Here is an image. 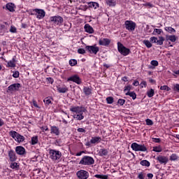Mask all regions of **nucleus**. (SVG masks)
Wrapping results in <instances>:
<instances>
[{"instance_id":"1","label":"nucleus","mask_w":179,"mask_h":179,"mask_svg":"<svg viewBox=\"0 0 179 179\" xmlns=\"http://www.w3.org/2000/svg\"><path fill=\"white\" fill-rule=\"evenodd\" d=\"M70 111L71 113H75L76 114L73 115V117L78 121H82L85 116H83V113H86V108L82 106H71L70 108Z\"/></svg>"},{"instance_id":"2","label":"nucleus","mask_w":179,"mask_h":179,"mask_svg":"<svg viewBox=\"0 0 179 179\" xmlns=\"http://www.w3.org/2000/svg\"><path fill=\"white\" fill-rule=\"evenodd\" d=\"M49 155L50 159H51L52 162H57V160H59V159H61V157H62V153L59 150L50 149Z\"/></svg>"},{"instance_id":"3","label":"nucleus","mask_w":179,"mask_h":179,"mask_svg":"<svg viewBox=\"0 0 179 179\" xmlns=\"http://www.w3.org/2000/svg\"><path fill=\"white\" fill-rule=\"evenodd\" d=\"M117 50L124 57H127V55H129L131 54V50L124 46L121 42H117Z\"/></svg>"},{"instance_id":"4","label":"nucleus","mask_w":179,"mask_h":179,"mask_svg":"<svg viewBox=\"0 0 179 179\" xmlns=\"http://www.w3.org/2000/svg\"><path fill=\"white\" fill-rule=\"evenodd\" d=\"M9 135L10 136H11V138H13V139H15V141H16V142H17L18 143H22V142L24 141V136L20 135L15 131H10L9 132Z\"/></svg>"},{"instance_id":"5","label":"nucleus","mask_w":179,"mask_h":179,"mask_svg":"<svg viewBox=\"0 0 179 179\" xmlns=\"http://www.w3.org/2000/svg\"><path fill=\"white\" fill-rule=\"evenodd\" d=\"M79 164L92 166V164H94V159L90 156H84L80 161Z\"/></svg>"},{"instance_id":"6","label":"nucleus","mask_w":179,"mask_h":179,"mask_svg":"<svg viewBox=\"0 0 179 179\" xmlns=\"http://www.w3.org/2000/svg\"><path fill=\"white\" fill-rule=\"evenodd\" d=\"M49 22L53 23L55 26H61L64 23V18L59 15H55L50 17Z\"/></svg>"},{"instance_id":"7","label":"nucleus","mask_w":179,"mask_h":179,"mask_svg":"<svg viewBox=\"0 0 179 179\" xmlns=\"http://www.w3.org/2000/svg\"><path fill=\"white\" fill-rule=\"evenodd\" d=\"M131 148L134 152H147L148 148L145 145H139L137 143H133L131 145Z\"/></svg>"},{"instance_id":"8","label":"nucleus","mask_w":179,"mask_h":179,"mask_svg":"<svg viewBox=\"0 0 179 179\" xmlns=\"http://www.w3.org/2000/svg\"><path fill=\"white\" fill-rule=\"evenodd\" d=\"M124 26L126 30H128V31H135V29H136V23L132 20H126L124 22Z\"/></svg>"},{"instance_id":"9","label":"nucleus","mask_w":179,"mask_h":179,"mask_svg":"<svg viewBox=\"0 0 179 179\" xmlns=\"http://www.w3.org/2000/svg\"><path fill=\"white\" fill-rule=\"evenodd\" d=\"M19 89H20V83H14L8 86L7 89V93H15V92H18Z\"/></svg>"},{"instance_id":"10","label":"nucleus","mask_w":179,"mask_h":179,"mask_svg":"<svg viewBox=\"0 0 179 179\" xmlns=\"http://www.w3.org/2000/svg\"><path fill=\"white\" fill-rule=\"evenodd\" d=\"M85 50H87V51H88V52H90V54H94V55H96L97 54V52H99L100 51V48L99 47L96 46V45H87V46H85Z\"/></svg>"},{"instance_id":"11","label":"nucleus","mask_w":179,"mask_h":179,"mask_svg":"<svg viewBox=\"0 0 179 179\" xmlns=\"http://www.w3.org/2000/svg\"><path fill=\"white\" fill-rule=\"evenodd\" d=\"M76 176L79 179H88L89 178V172L85 170H80L76 173Z\"/></svg>"},{"instance_id":"12","label":"nucleus","mask_w":179,"mask_h":179,"mask_svg":"<svg viewBox=\"0 0 179 179\" xmlns=\"http://www.w3.org/2000/svg\"><path fill=\"white\" fill-rule=\"evenodd\" d=\"M67 82H73L77 85H82V79H80V77L78 75L71 76L67 79Z\"/></svg>"},{"instance_id":"13","label":"nucleus","mask_w":179,"mask_h":179,"mask_svg":"<svg viewBox=\"0 0 179 179\" xmlns=\"http://www.w3.org/2000/svg\"><path fill=\"white\" fill-rule=\"evenodd\" d=\"M34 12H36V16L37 19H43V17L45 16V11L43 9L40 8H35L34 9Z\"/></svg>"},{"instance_id":"14","label":"nucleus","mask_w":179,"mask_h":179,"mask_svg":"<svg viewBox=\"0 0 179 179\" xmlns=\"http://www.w3.org/2000/svg\"><path fill=\"white\" fill-rule=\"evenodd\" d=\"M9 160L11 162H16L17 160V156H16V152L13 150H10L8 151Z\"/></svg>"},{"instance_id":"15","label":"nucleus","mask_w":179,"mask_h":179,"mask_svg":"<svg viewBox=\"0 0 179 179\" xmlns=\"http://www.w3.org/2000/svg\"><path fill=\"white\" fill-rule=\"evenodd\" d=\"M15 152L20 156H24L26 155V149L23 146H17L15 148Z\"/></svg>"},{"instance_id":"16","label":"nucleus","mask_w":179,"mask_h":179,"mask_svg":"<svg viewBox=\"0 0 179 179\" xmlns=\"http://www.w3.org/2000/svg\"><path fill=\"white\" fill-rule=\"evenodd\" d=\"M157 160L160 163V164H167V163H169V157L163 155H159L157 157Z\"/></svg>"},{"instance_id":"17","label":"nucleus","mask_w":179,"mask_h":179,"mask_svg":"<svg viewBox=\"0 0 179 179\" xmlns=\"http://www.w3.org/2000/svg\"><path fill=\"white\" fill-rule=\"evenodd\" d=\"M111 43V40L104 38L103 39H100L99 41V45H103L105 47H107L108 45H110V43Z\"/></svg>"},{"instance_id":"18","label":"nucleus","mask_w":179,"mask_h":179,"mask_svg":"<svg viewBox=\"0 0 179 179\" xmlns=\"http://www.w3.org/2000/svg\"><path fill=\"white\" fill-rule=\"evenodd\" d=\"M50 134L55 135L56 136H59V128L57 127V126L50 127Z\"/></svg>"},{"instance_id":"19","label":"nucleus","mask_w":179,"mask_h":179,"mask_svg":"<svg viewBox=\"0 0 179 179\" xmlns=\"http://www.w3.org/2000/svg\"><path fill=\"white\" fill-rule=\"evenodd\" d=\"M98 155L101 157L108 156V150L106 148H101L98 152Z\"/></svg>"},{"instance_id":"20","label":"nucleus","mask_w":179,"mask_h":179,"mask_svg":"<svg viewBox=\"0 0 179 179\" xmlns=\"http://www.w3.org/2000/svg\"><path fill=\"white\" fill-rule=\"evenodd\" d=\"M7 62V68H15L16 66V59L15 57H13V59L8 62L6 61Z\"/></svg>"},{"instance_id":"21","label":"nucleus","mask_w":179,"mask_h":179,"mask_svg":"<svg viewBox=\"0 0 179 179\" xmlns=\"http://www.w3.org/2000/svg\"><path fill=\"white\" fill-rule=\"evenodd\" d=\"M84 29L85 31H86V33H89V34H93V33H94V29H93V27L89 24H86Z\"/></svg>"},{"instance_id":"22","label":"nucleus","mask_w":179,"mask_h":179,"mask_svg":"<svg viewBox=\"0 0 179 179\" xmlns=\"http://www.w3.org/2000/svg\"><path fill=\"white\" fill-rule=\"evenodd\" d=\"M100 142H101V137L100 136L92 137L90 140V143L92 144L100 143Z\"/></svg>"},{"instance_id":"23","label":"nucleus","mask_w":179,"mask_h":179,"mask_svg":"<svg viewBox=\"0 0 179 179\" xmlns=\"http://www.w3.org/2000/svg\"><path fill=\"white\" fill-rule=\"evenodd\" d=\"M6 8L9 12H15V8L16 6L13 3H8L6 4Z\"/></svg>"},{"instance_id":"24","label":"nucleus","mask_w":179,"mask_h":179,"mask_svg":"<svg viewBox=\"0 0 179 179\" xmlns=\"http://www.w3.org/2000/svg\"><path fill=\"white\" fill-rule=\"evenodd\" d=\"M87 5L89 6V8H93L94 9H97V8H99L100 6L99 3L94 1L88 2Z\"/></svg>"},{"instance_id":"25","label":"nucleus","mask_w":179,"mask_h":179,"mask_svg":"<svg viewBox=\"0 0 179 179\" xmlns=\"http://www.w3.org/2000/svg\"><path fill=\"white\" fill-rule=\"evenodd\" d=\"M83 92L85 94V96H90V94H92V88L89 87H84Z\"/></svg>"},{"instance_id":"26","label":"nucleus","mask_w":179,"mask_h":179,"mask_svg":"<svg viewBox=\"0 0 179 179\" xmlns=\"http://www.w3.org/2000/svg\"><path fill=\"white\" fill-rule=\"evenodd\" d=\"M106 3L108 5V6H115L117 5V2L115 0H106Z\"/></svg>"},{"instance_id":"27","label":"nucleus","mask_w":179,"mask_h":179,"mask_svg":"<svg viewBox=\"0 0 179 179\" xmlns=\"http://www.w3.org/2000/svg\"><path fill=\"white\" fill-rule=\"evenodd\" d=\"M126 96H129L133 100L136 99V93L135 92H127L125 93Z\"/></svg>"},{"instance_id":"28","label":"nucleus","mask_w":179,"mask_h":179,"mask_svg":"<svg viewBox=\"0 0 179 179\" xmlns=\"http://www.w3.org/2000/svg\"><path fill=\"white\" fill-rule=\"evenodd\" d=\"M169 40L172 43H176L177 37H176V35L166 36V41H169Z\"/></svg>"},{"instance_id":"29","label":"nucleus","mask_w":179,"mask_h":179,"mask_svg":"<svg viewBox=\"0 0 179 179\" xmlns=\"http://www.w3.org/2000/svg\"><path fill=\"white\" fill-rule=\"evenodd\" d=\"M38 143V136H34L31 138V145H37Z\"/></svg>"},{"instance_id":"30","label":"nucleus","mask_w":179,"mask_h":179,"mask_svg":"<svg viewBox=\"0 0 179 179\" xmlns=\"http://www.w3.org/2000/svg\"><path fill=\"white\" fill-rule=\"evenodd\" d=\"M179 157L178 155H177V154H172L170 157H169V160H171V162H177V160H178Z\"/></svg>"},{"instance_id":"31","label":"nucleus","mask_w":179,"mask_h":179,"mask_svg":"<svg viewBox=\"0 0 179 179\" xmlns=\"http://www.w3.org/2000/svg\"><path fill=\"white\" fill-rule=\"evenodd\" d=\"M57 92H59V93H66V92H68V87H57Z\"/></svg>"},{"instance_id":"32","label":"nucleus","mask_w":179,"mask_h":179,"mask_svg":"<svg viewBox=\"0 0 179 179\" xmlns=\"http://www.w3.org/2000/svg\"><path fill=\"white\" fill-rule=\"evenodd\" d=\"M163 33V29H154L152 32L153 36H157V34H162Z\"/></svg>"},{"instance_id":"33","label":"nucleus","mask_w":179,"mask_h":179,"mask_svg":"<svg viewBox=\"0 0 179 179\" xmlns=\"http://www.w3.org/2000/svg\"><path fill=\"white\" fill-rule=\"evenodd\" d=\"M164 29L166 31H168L171 34H173V33H176V29H174V28L171 27H166Z\"/></svg>"},{"instance_id":"34","label":"nucleus","mask_w":179,"mask_h":179,"mask_svg":"<svg viewBox=\"0 0 179 179\" xmlns=\"http://www.w3.org/2000/svg\"><path fill=\"white\" fill-rule=\"evenodd\" d=\"M164 38L163 36H159V40L157 39V45H163V43H164Z\"/></svg>"},{"instance_id":"35","label":"nucleus","mask_w":179,"mask_h":179,"mask_svg":"<svg viewBox=\"0 0 179 179\" xmlns=\"http://www.w3.org/2000/svg\"><path fill=\"white\" fill-rule=\"evenodd\" d=\"M52 101V99L50 98V97H46L43 100V102L45 103V104H46V106H50V104H51Z\"/></svg>"},{"instance_id":"36","label":"nucleus","mask_w":179,"mask_h":179,"mask_svg":"<svg viewBox=\"0 0 179 179\" xmlns=\"http://www.w3.org/2000/svg\"><path fill=\"white\" fill-rule=\"evenodd\" d=\"M140 164H141V166H145V167H149L150 166V162L148 160H142L141 161Z\"/></svg>"},{"instance_id":"37","label":"nucleus","mask_w":179,"mask_h":179,"mask_svg":"<svg viewBox=\"0 0 179 179\" xmlns=\"http://www.w3.org/2000/svg\"><path fill=\"white\" fill-rule=\"evenodd\" d=\"M143 44H145V47H147V48H152V43H150V41H148V40H144L143 41Z\"/></svg>"},{"instance_id":"38","label":"nucleus","mask_w":179,"mask_h":179,"mask_svg":"<svg viewBox=\"0 0 179 179\" xmlns=\"http://www.w3.org/2000/svg\"><path fill=\"white\" fill-rule=\"evenodd\" d=\"M95 178H100V179H108V176L107 175H99L96 174L94 176Z\"/></svg>"},{"instance_id":"39","label":"nucleus","mask_w":179,"mask_h":179,"mask_svg":"<svg viewBox=\"0 0 179 179\" xmlns=\"http://www.w3.org/2000/svg\"><path fill=\"white\" fill-rule=\"evenodd\" d=\"M148 97H153L155 96V90L153 89H151L150 91H148L147 92Z\"/></svg>"},{"instance_id":"40","label":"nucleus","mask_w":179,"mask_h":179,"mask_svg":"<svg viewBox=\"0 0 179 179\" xmlns=\"http://www.w3.org/2000/svg\"><path fill=\"white\" fill-rule=\"evenodd\" d=\"M153 152H156L157 153H160L162 152V149L161 146H155L153 147Z\"/></svg>"},{"instance_id":"41","label":"nucleus","mask_w":179,"mask_h":179,"mask_svg":"<svg viewBox=\"0 0 179 179\" xmlns=\"http://www.w3.org/2000/svg\"><path fill=\"white\" fill-rule=\"evenodd\" d=\"M106 102L108 104H113L114 103V98L113 96H108L106 98Z\"/></svg>"},{"instance_id":"42","label":"nucleus","mask_w":179,"mask_h":179,"mask_svg":"<svg viewBox=\"0 0 179 179\" xmlns=\"http://www.w3.org/2000/svg\"><path fill=\"white\" fill-rule=\"evenodd\" d=\"M78 64V61L75 59H72L69 60V65H71V66H75V65H76Z\"/></svg>"},{"instance_id":"43","label":"nucleus","mask_w":179,"mask_h":179,"mask_svg":"<svg viewBox=\"0 0 179 179\" xmlns=\"http://www.w3.org/2000/svg\"><path fill=\"white\" fill-rule=\"evenodd\" d=\"M10 169H19V164H17V162H13L11 163L10 166Z\"/></svg>"},{"instance_id":"44","label":"nucleus","mask_w":179,"mask_h":179,"mask_svg":"<svg viewBox=\"0 0 179 179\" xmlns=\"http://www.w3.org/2000/svg\"><path fill=\"white\" fill-rule=\"evenodd\" d=\"M132 89V86L131 85H127L124 87V92H131V90Z\"/></svg>"},{"instance_id":"45","label":"nucleus","mask_w":179,"mask_h":179,"mask_svg":"<svg viewBox=\"0 0 179 179\" xmlns=\"http://www.w3.org/2000/svg\"><path fill=\"white\" fill-rule=\"evenodd\" d=\"M160 90H166V92H169L170 90V87H169L167 85H163L161 86Z\"/></svg>"},{"instance_id":"46","label":"nucleus","mask_w":179,"mask_h":179,"mask_svg":"<svg viewBox=\"0 0 179 179\" xmlns=\"http://www.w3.org/2000/svg\"><path fill=\"white\" fill-rule=\"evenodd\" d=\"M150 64L152 66H159V62H157V60H152Z\"/></svg>"},{"instance_id":"47","label":"nucleus","mask_w":179,"mask_h":179,"mask_svg":"<svg viewBox=\"0 0 179 179\" xmlns=\"http://www.w3.org/2000/svg\"><path fill=\"white\" fill-rule=\"evenodd\" d=\"M117 104H120V106H123L125 104V99H120L117 101Z\"/></svg>"},{"instance_id":"48","label":"nucleus","mask_w":179,"mask_h":179,"mask_svg":"<svg viewBox=\"0 0 179 179\" xmlns=\"http://www.w3.org/2000/svg\"><path fill=\"white\" fill-rule=\"evenodd\" d=\"M150 43H156L157 42V38L156 36H152L150 38Z\"/></svg>"},{"instance_id":"49","label":"nucleus","mask_w":179,"mask_h":179,"mask_svg":"<svg viewBox=\"0 0 179 179\" xmlns=\"http://www.w3.org/2000/svg\"><path fill=\"white\" fill-rule=\"evenodd\" d=\"M152 142H155V143H160V142H162V140L160 138H152Z\"/></svg>"},{"instance_id":"50","label":"nucleus","mask_w":179,"mask_h":179,"mask_svg":"<svg viewBox=\"0 0 179 179\" xmlns=\"http://www.w3.org/2000/svg\"><path fill=\"white\" fill-rule=\"evenodd\" d=\"M19 75H20L19 71H13V77L17 78H19Z\"/></svg>"},{"instance_id":"51","label":"nucleus","mask_w":179,"mask_h":179,"mask_svg":"<svg viewBox=\"0 0 179 179\" xmlns=\"http://www.w3.org/2000/svg\"><path fill=\"white\" fill-rule=\"evenodd\" d=\"M145 122H146V125H149V126L153 125V121H152V120L150 119H147L145 120Z\"/></svg>"},{"instance_id":"52","label":"nucleus","mask_w":179,"mask_h":179,"mask_svg":"<svg viewBox=\"0 0 179 179\" xmlns=\"http://www.w3.org/2000/svg\"><path fill=\"white\" fill-rule=\"evenodd\" d=\"M173 90L175 92H178V93H179V84H175L173 85Z\"/></svg>"},{"instance_id":"53","label":"nucleus","mask_w":179,"mask_h":179,"mask_svg":"<svg viewBox=\"0 0 179 179\" xmlns=\"http://www.w3.org/2000/svg\"><path fill=\"white\" fill-rule=\"evenodd\" d=\"M78 54H86V50H85L83 48H79L78 50Z\"/></svg>"},{"instance_id":"54","label":"nucleus","mask_w":179,"mask_h":179,"mask_svg":"<svg viewBox=\"0 0 179 179\" xmlns=\"http://www.w3.org/2000/svg\"><path fill=\"white\" fill-rule=\"evenodd\" d=\"M138 178H139V179H145V173H143L142 172L138 173Z\"/></svg>"},{"instance_id":"55","label":"nucleus","mask_w":179,"mask_h":179,"mask_svg":"<svg viewBox=\"0 0 179 179\" xmlns=\"http://www.w3.org/2000/svg\"><path fill=\"white\" fill-rule=\"evenodd\" d=\"M16 31H17L16 27L11 26L10 29V33H16Z\"/></svg>"},{"instance_id":"56","label":"nucleus","mask_w":179,"mask_h":179,"mask_svg":"<svg viewBox=\"0 0 179 179\" xmlns=\"http://www.w3.org/2000/svg\"><path fill=\"white\" fill-rule=\"evenodd\" d=\"M32 104L34 107H36V108H40L38 105H37V101L36 100L33 99Z\"/></svg>"},{"instance_id":"57","label":"nucleus","mask_w":179,"mask_h":179,"mask_svg":"<svg viewBox=\"0 0 179 179\" xmlns=\"http://www.w3.org/2000/svg\"><path fill=\"white\" fill-rule=\"evenodd\" d=\"M47 80L49 82V83H51V85L54 83V79L51 77L47 78Z\"/></svg>"},{"instance_id":"58","label":"nucleus","mask_w":179,"mask_h":179,"mask_svg":"<svg viewBox=\"0 0 179 179\" xmlns=\"http://www.w3.org/2000/svg\"><path fill=\"white\" fill-rule=\"evenodd\" d=\"M0 30H3V31H6V27L3 24H0Z\"/></svg>"},{"instance_id":"59","label":"nucleus","mask_w":179,"mask_h":179,"mask_svg":"<svg viewBox=\"0 0 179 179\" xmlns=\"http://www.w3.org/2000/svg\"><path fill=\"white\" fill-rule=\"evenodd\" d=\"M77 131H78V132H80V133H85V132H86V130H85V129H83V128H78V129H77Z\"/></svg>"},{"instance_id":"60","label":"nucleus","mask_w":179,"mask_h":179,"mask_svg":"<svg viewBox=\"0 0 179 179\" xmlns=\"http://www.w3.org/2000/svg\"><path fill=\"white\" fill-rule=\"evenodd\" d=\"M146 85H147L146 81H142L140 84V86H141V87H143V86L144 87H146Z\"/></svg>"},{"instance_id":"61","label":"nucleus","mask_w":179,"mask_h":179,"mask_svg":"<svg viewBox=\"0 0 179 179\" xmlns=\"http://www.w3.org/2000/svg\"><path fill=\"white\" fill-rule=\"evenodd\" d=\"M133 86H139V81L136 80L133 83Z\"/></svg>"},{"instance_id":"62","label":"nucleus","mask_w":179,"mask_h":179,"mask_svg":"<svg viewBox=\"0 0 179 179\" xmlns=\"http://www.w3.org/2000/svg\"><path fill=\"white\" fill-rule=\"evenodd\" d=\"M144 6H150V8H153V4L150 3H146Z\"/></svg>"},{"instance_id":"63","label":"nucleus","mask_w":179,"mask_h":179,"mask_svg":"<svg viewBox=\"0 0 179 179\" xmlns=\"http://www.w3.org/2000/svg\"><path fill=\"white\" fill-rule=\"evenodd\" d=\"M147 177H148L149 179H152V178H153V175H152V173H148V174H147Z\"/></svg>"},{"instance_id":"64","label":"nucleus","mask_w":179,"mask_h":179,"mask_svg":"<svg viewBox=\"0 0 179 179\" xmlns=\"http://www.w3.org/2000/svg\"><path fill=\"white\" fill-rule=\"evenodd\" d=\"M42 129V131H48V127L45 126V127H42L41 128Z\"/></svg>"}]
</instances>
